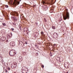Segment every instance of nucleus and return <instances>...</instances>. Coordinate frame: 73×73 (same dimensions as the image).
<instances>
[{
	"label": "nucleus",
	"instance_id": "obj_1",
	"mask_svg": "<svg viewBox=\"0 0 73 73\" xmlns=\"http://www.w3.org/2000/svg\"><path fill=\"white\" fill-rule=\"evenodd\" d=\"M9 54L11 56L13 57L16 54V52L15 50H11L9 52Z\"/></svg>",
	"mask_w": 73,
	"mask_h": 73
},
{
	"label": "nucleus",
	"instance_id": "obj_2",
	"mask_svg": "<svg viewBox=\"0 0 73 73\" xmlns=\"http://www.w3.org/2000/svg\"><path fill=\"white\" fill-rule=\"evenodd\" d=\"M63 19L64 20H66L67 19H69V14L68 11H66V15L63 16Z\"/></svg>",
	"mask_w": 73,
	"mask_h": 73
},
{
	"label": "nucleus",
	"instance_id": "obj_3",
	"mask_svg": "<svg viewBox=\"0 0 73 73\" xmlns=\"http://www.w3.org/2000/svg\"><path fill=\"white\" fill-rule=\"evenodd\" d=\"M13 4L14 6H16V5H19L20 3V2L17 1V0H13Z\"/></svg>",
	"mask_w": 73,
	"mask_h": 73
},
{
	"label": "nucleus",
	"instance_id": "obj_4",
	"mask_svg": "<svg viewBox=\"0 0 73 73\" xmlns=\"http://www.w3.org/2000/svg\"><path fill=\"white\" fill-rule=\"evenodd\" d=\"M28 69V68L26 67H23L22 69V72L23 73H26L25 72V70Z\"/></svg>",
	"mask_w": 73,
	"mask_h": 73
},
{
	"label": "nucleus",
	"instance_id": "obj_5",
	"mask_svg": "<svg viewBox=\"0 0 73 73\" xmlns=\"http://www.w3.org/2000/svg\"><path fill=\"white\" fill-rule=\"evenodd\" d=\"M17 66V64L16 63H14L11 64V68H12V69H13V68H15Z\"/></svg>",
	"mask_w": 73,
	"mask_h": 73
},
{
	"label": "nucleus",
	"instance_id": "obj_6",
	"mask_svg": "<svg viewBox=\"0 0 73 73\" xmlns=\"http://www.w3.org/2000/svg\"><path fill=\"white\" fill-rule=\"evenodd\" d=\"M11 14H12L13 16H18L19 15L18 13L16 12H12Z\"/></svg>",
	"mask_w": 73,
	"mask_h": 73
},
{
	"label": "nucleus",
	"instance_id": "obj_7",
	"mask_svg": "<svg viewBox=\"0 0 73 73\" xmlns=\"http://www.w3.org/2000/svg\"><path fill=\"white\" fill-rule=\"evenodd\" d=\"M53 37L54 38H56L58 37V34L57 33H55L53 34Z\"/></svg>",
	"mask_w": 73,
	"mask_h": 73
},
{
	"label": "nucleus",
	"instance_id": "obj_8",
	"mask_svg": "<svg viewBox=\"0 0 73 73\" xmlns=\"http://www.w3.org/2000/svg\"><path fill=\"white\" fill-rule=\"evenodd\" d=\"M6 40V37L4 36H2L1 38V40L2 41H4Z\"/></svg>",
	"mask_w": 73,
	"mask_h": 73
},
{
	"label": "nucleus",
	"instance_id": "obj_9",
	"mask_svg": "<svg viewBox=\"0 0 73 73\" xmlns=\"http://www.w3.org/2000/svg\"><path fill=\"white\" fill-rule=\"evenodd\" d=\"M10 45L11 46H14L15 45V43L14 42H11L10 43Z\"/></svg>",
	"mask_w": 73,
	"mask_h": 73
},
{
	"label": "nucleus",
	"instance_id": "obj_10",
	"mask_svg": "<svg viewBox=\"0 0 73 73\" xmlns=\"http://www.w3.org/2000/svg\"><path fill=\"white\" fill-rule=\"evenodd\" d=\"M23 57L22 56H20L19 57V62H21L22 61V60H23Z\"/></svg>",
	"mask_w": 73,
	"mask_h": 73
},
{
	"label": "nucleus",
	"instance_id": "obj_11",
	"mask_svg": "<svg viewBox=\"0 0 73 73\" xmlns=\"http://www.w3.org/2000/svg\"><path fill=\"white\" fill-rule=\"evenodd\" d=\"M12 18L13 19L14 21H17V18L15 17H12Z\"/></svg>",
	"mask_w": 73,
	"mask_h": 73
},
{
	"label": "nucleus",
	"instance_id": "obj_12",
	"mask_svg": "<svg viewBox=\"0 0 73 73\" xmlns=\"http://www.w3.org/2000/svg\"><path fill=\"white\" fill-rule=\"evenodd\" d=\"M12 36V34L11 33H10L9 35H7V37H9V38H10V37L11 36Z\"/></svg>",
	"mask_w": 73,
	"mask_h": 73
},
{
	"label": "nucleus",
	"instance_id": "obj_13",
	"mask_svg": "<svg viewBox=\"0 0 73 73\" xmlns=\"http://www.w3.org/2000/svg\"><path fill=\"white\" fill-rule=\"evenodd\" d=\"M52 28L53 29H56V27L53 26L52 27Z\"/></svg>",
	"mask_w": 73,
	"mask_h": 73
},
{
	"label": "nucleus",
	"instance_id": "obj_14",
	"mask_svg": "<svg viewBox=\"0 0 73 73\" xmlns=\"http://www.w3.org/2000/svg\"><path fill=\"white\" fill-rule=\"evenodd\" d=\"M20 42V43H21V44H23V46H25V45H24V44H25V43L24 44L23 42H22L21 41L20 42Z\"/></svg>",
	"mask_w": 73,
	"mask_h": 73
},
{
	"label": "nucleus",
	"instance_id": "obj_15",
	"mask_svg": "<svg viewBox=\"0 0 73 73\" xmlns=\"http://www.w3.org/2000/svg\"><path fill=\"white\" fill-rule=\"evenodd\" d=\"M2 24L3 26H6V24L5 23H2Z\"/></svg>",
	"mask_w": 73,
	"mask_h": 73
},
{
	"label": "nucleus",
	"instance_id": "obj_16",
	"mask_svg": "<svg viewBox=\"0 0 73 73\" xmlns=\"http://www.w3.org/2000/svg\"><path fill=\"white\" fill-rule=\"evenodd\" d=\"M5 7L6 8H8V5H5Z\"/></svg>",
	"mask_w": 73,
	"mask_h": 73
},
{
	"label": "nucleus",
	"instance_id": "obj_17",
	"mask_svg": "<svg viewBox=\"0 0 73 73\" xmlns=\"http://www.w3.org/2000/svg\"><path fill=\"white\" fill-rule=\"evenodd\" d=\"M7 70H10V68L9 67H8L7 68Z\"/></svg>",
	"mask_w": 73,
	"mask_h": 73
},
{
	"label": "nucleus",
	"instance_id": "obj_18",
	"mask_svg": "<svg viewBox=\"0 0 73 73\" xmlns=\"http://www.w3.org/2000/svg\"><path fill=\"white\" fill-rule=\"evenodd\" d=\"M42 3L43 4H45V2H44V1H43L42 2Z\"/></svg>",
	"mask_w": 73,
	"mask_h": 73
},
{
	"label": "nucleus",
	"instance_id": "obj_19",
	"mask_svg": "<svg viewBox=\"0 0 73 73\" xmlns=\"http://www.w3.org/2000/svg\"><path fill=\"white\" fill-rule=\"evenodd\" d=\"M41 35H43L44 34V32H41Z\"/></svg>",
	"mask_w": 73,
	"mask_h": 73
},
{
	"label": "nucleus",
	"instance_id": "obj_20",
	"mask_svg": "<svg viewBox=\"0 0 73 73\" xmlns=\"http://www.w3.org/2000/svg\"><path fill=\"white\" fill-rule=\"evenodd\" d=\"M41 66L42 68H44V65H42Z\"/></svg>",
	"mask_w": 73,
	"mask_h": 73
},
{
	"label": "nucleus",
	"instance_id": "obj_21",
	"mask_svg": "<svg viewBox=\"0 0 73 73\" xmlns=\"http://www.w3.org/2000/svg\"><path fill=\"white\" fill-rule=\"evenodd\" d=\"M5 70H6V73L8 72V71L7 70L5 69Z\"/></svg>",
	"mask_w": 73,
	"mask_h": 73
},
{
	"label": "nucleus",
	"instance_id": "obj_22",
	"mask_svg": "<svg viewBox=\"0 0 73 73\" xmlns=\"http://www.w3.org/2000/svg\"><path fill=\"white\" fill-rule=\"evenodd\" d=\"M51 11H52V12H51V13H52V12H53V10H50V12H51Z\"/></svg>",
	"mask_w": 73,
	"mask_h": 73
},
{
	"label": "nucleus",
	"instance_id": "obj_23",
	"mask_svg": "<svg viewBox=\"0 0 73 73\" xmlns=\"http://www.w3.org/2000/svg\"><path fill=\"white\" fill-rule=\"evenodd\" d=\"M11 30H12V31H13L14 30V29H13V28H11Z\"/></svg>",
	"mask_w": 73,
	"mask_h": 73
},
{
	"label": "nucleus",
	"instance_id": "obj_24",
	"mask_svg": "<svg viewBox=\"0 0 73 73\" xmlns=\"http://www.w3.org/2000/svg\"><path fill=\"white\" fill-rule=\"evenodd\" d=\"M25 44H28V43H27V42H26L25 43Z\"/></svg>",
	"mask_w": 73,
	"mask_h": 73
},
{
	"label": "nucleus",
	"instance_id": "obj_25",
	"mask_svg": "<svg viewBox=\"0 0 73 73\" xmlns=\"http://www.w3.org/2000/svg\"><path fill=\"white\" fill-rule=\"evenodd\" d=\"M46 9H48V8H47V7H46Z\"/></svg>",
	"mask_w": 73,
	"mask_h": 73
},
{
	"label": "nucleus",
	"instance_id": "obj_26",
	"mask_svg": "<svg viewBox=\"0 0 73 73\" xmlns=\"http://www.w3.org/2000/svg\"><path fill=\"white\" fill-rule=\"evenodd\" d=\"M37 45H35V46H36Z\"/></svg>",
	"mask_w": 73,
	"mask_h": 73
},
{
	"label": "nucleus",
	"instance_id": "obj_27",
	"mask_svg": "<svg viewBox=\"0 0 73 73\" xmlns=\"http://www.w3.org/2000/svg\"><path fill=\"white\" fill-rule=\"evenodd\" d=\"M66 73H68V72H67Z\"/></svg>",
	"mask_w": 73,
	"mask_h": 73
},
{
	"label": "nucleus",
	"instance_id": "obj_28",
	"mask_svg": "<svg viewBox=\"0 0 73 73\" xmlns=\"http://www.w3.org/2000/svg\"><path fill=\"white\" fill-rule=\"evenodd\" d=\"M21 1V0L20 1Z\"/></svg>",
	"mask_w": 73,
	"mask_h": 73
},
{
	"label": "nucleus",
	"instance_id": "obj_29",
	"mask_svg": "<svg viewBox=\"0 0 73 73\" xmlns=\"http://www.w3.org/2000/svg\"><path fill=\"white\" fill-rule=\"evenodd\" d=\"M5 72H6V70H5Z\"/></svg>",
	"mask_w": 73,
	"mask_h": 73
},
{
	"label": "nucleus",
	"instance_id": "obj_30",
	"mask_svg": "<svg viewBox=\"0 0 73 73\" xmlns=\"http://www.w3.org/2000/svg\"><path fill=\"white\" fill-rule=\"evenodd\" d=\"M22 46H23V45H21Z\"/></svg>",
	"mask_w": 73,
	"mask_h": 73
},
{
	"label": "nucleus",
	"instance_id": "obj_31",
	"mask_svg": "<svg viewBox=\"0 0 73 73\" xmlns=\"http://www.w3.org/2000/svg\"><path fill=\"white\" fill-rule=\"evenodd\" d=\"M15 73H16V72H15Z\"/></svg>",
	"mask_w": 73,
	"mask_h": 73
}]
</instances>
